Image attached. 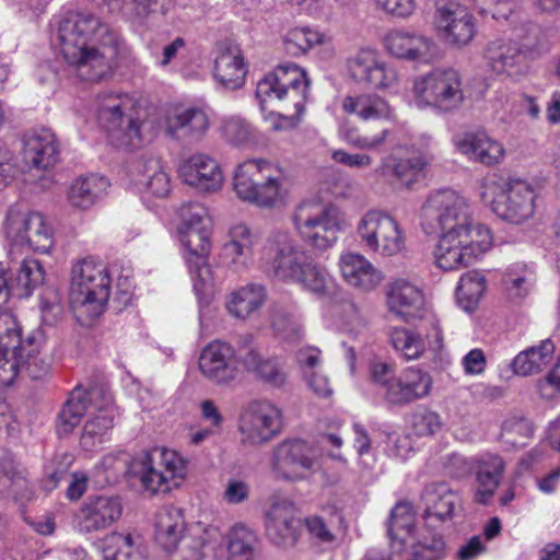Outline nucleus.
<instances>
[{"instance_id":"f257e3e1","label":"nucleus","mask_w":560,"mask_h":560,"mask_svg":"<svg viewBox=\"0 0 560 560\" xmlns=\"http://www.w3.org/2000/svg\"><path fill=\"white\" fill-rule=\"evenodd\" d=\"M421 219L425 234L441 233L434 257L443 270L467 267L491 246L490 230L483 224H474L467 200L454 190L432 192L422 207Z\"/></svg>"},{"instance_id":"f03ea898","label":"nucleus","mask_w":560,"mask_h":560,"mask_svg":"<svg viewBox=\"0 0 560 560\" xmlns=\"http://www.w3.org/2000/svg\"><path fill=\"white\" fill-rule=\"evenodd\" d=\"M57 39L62 57L83 81L110 78L128 54L124 39L92 14L71 12L62 16Z\"/></svg>"},{"instance_id":"7ed1b4c3","label":"nucleus","mask_w":560,"mask_h":560,"mask_svg":"<svg viewBox=\"0 0 560 560\" xmlns=\"http://www.w3.org/2000/svg\"><path fill=\"white\" fill-rule=\"evenodd\" d=\"M45 342L43 331L22 336V327L10 312L0 313V386H10L21 370L33 380L48 375L50 361L40 354Z\"/></svg>"},{"instance_id":"20e7f679","label":"nucleus","mask_w":560,"mask_h":560,"mask_svg":"<svg viewBox=\"0 0 560 560\" xmlns=\"http://www.w3.org/2000/svg\"><path fill=\"white\" fill-rule=\"evenodd\" d=\"M291 187L288 173L277 163L265 159H248L234 171L233 189L236 196L261 209L285 205Z\"/></svg>"},{"instance_id":"39448f33","label":"nucleus","mask_w":560,"mask_h":560,"mask_svg":"<svg viewBox=\"0 0 560 560\" xmlns=\"http://www.w3.org/2000/svg\"><path fill=\"white\" fill-rule=\"evenodd\" d=\"M112 279L107 266L93 257L77 261L71 268L70 300L77 320L90 325L105 311Z\"/></svg>"},{"instance_id":"423d86ee","label":"nucleus","mask_w":560,"mask_h":560,"mask_svg":"<svg viewBox=\"0 0 560 560\" xmlns=\"http://www.w3.org/2000/svg\"><path fill=\"white\" fill-rule=\"evenodd\" d=\"M370 380L387 407L399 408L428 397L433 384L427 371L407 368L396 374L393 366L384 362L372 363Z\"/></svg>"},{"instance_id":"0eeeda50","label":"nucleus","mask_w":560,"mask_h":560,"mask_svg":"<svg viewBox=\"0 0 560 560\" xmlns=\"http://www.w3.org/2000/svg\"><path fill=\"white\" fill-rule=\"evenodd\" d=\"M130 472L145 492L167 493L186 478L187 463L174 450L155 447L135 457Z\"/></svg>"},{"instance_id":"6e6552de","label":"nucleus","mask_w":560,"mask_h":560,"mask_svg":"<svg viewBox=\"0 0 560 560\" xmlns=\"http://www.w3.org/2000/svg\"><path fill=\"white\" fill-rule=\"evenodd\" d=\"M386 302L389 312L404 322L419 323L421 327H429L425 338L433 351H440L443 348L440 320L428 304L421 289L405 279H397L387 288Z\"/></svg>"},{"instance_id":"1a4fd4ad","label":"nucleus","mask_w":560,"mask_h":560,"mask_svg":"<svg viewBox=\"0 0 560 560\" xmlns=\"http://www.w3.org/2000/svg\"><path fill=\"white\" fill-rule=\"evenodd\" d=\"M480 197L501 219L520 224L535 211L536 192L525 180L490 176L481 184Z\"/></svg>"},{"instance_id":"9d476101","label":"nucleus","mask_w":560,"mask_h":560,"mask_svg":"<svg viewBox=\"0 0 560 560\" xmlns=\"http://www.w3.org/2000/svg\"><path fill=\"white\" fill-rule=\"evenodd\" d=\"M412 100L420 108H433L450 113L462 106L465 100L460 73L454 68H435L415 78Z\"/></svg>"},{"instance_id":"9b49d317","label":"nucleus","mask_w":560,"mask_h":560,"mask_svg":"<svg viewBox=\"0 0 560 560\" xmlns=\"http://www.w3.org/2000/svg\"><path fill=\"white\" fill-rule=\"evenodd\" d=\"M292 221L302 241L318 250L331 247L341 231L339 210L319 201L301 202L294 210Z\"/></svg>"},{"instance_id":"f8f14e48","label":"nucleus","mask_w":560,"mask_h":560,"mask_svg":"<svg viewBox=\"0 0 560 560\" xmlns=\"http://www.w3.org/2000/svg\"><path fill=\"white\" fill-rule=\"evenodd\" d=\"M357 234L366 252L383 258L395 257L406 250V231L387 212L368 211L357 224Z\"/></svg>"},{"instance_id":"ddd939ff","label":"nucleus","mask_w":560,"mask_h":560,"mask_svg":"<svg viewBox=\"0 0 560 560\" xmlns=\"http://www.w3.org/2000/svg\"><path fill=\"white\" fill-rule=\"evenodd\" d=\"M131 108L132 98L128 94L104 92L97 95V118L118 147L136 148L143 141L141 125L127 113Z\"/></svg>"},{"instance_id":"4468645a","label":"nucleus","mask_w":560,"mask_h":560,"mask_svg":"<svg viewBox=\"0 0 560 560\" xmlns=\"http://www.w3.org/2000/svg\"><path fill=\"white\" fill-rule=\"evenodd\" d=\"M311 80L304 69L294 63L277 67L257 83L256 96L260 102L261 110L270 101H288L292 103L295 114L304 112L308 96Z\"/></svg>"},{"instance_id":"2eb2a0df","label":"nucleus","mask_w":560,"mask_h":560,"mask_svg":"<svg viewBox=\"0 0 560 560\" xmlns=\"http://www.w3.org/2000/svg\"><path fill=\"white\" fill-rule=\"evenodd\" d=\"M308 256L289 233L277 232L267 238L259 260L267 276L283 283H293Z\"/></svg>"},{"instance_id":"dca6fc26","label":"nucleus","mask_w":560,"mask_h":560,"mask_svg":"<svg viewBox=\"0 0 560 560\" xmlns=\"http://www.w3.org/2000/svg\"><path fill=\"white\" fill-rule=\"evenodd\" d=\"M4 231L11 243L27 246L35 252L49 253L54 245L52 229L39 212H24L10 208L4 221Z\"/></svg>"},{"instance_id":"f3484780","label":"nucleus","mask_w":560,"mask_h":560,"mask_svg":"<svg viewBox=\"0 0 560 560\" xmlns=\"http://www.w3.org/2000/svg\"><path fill=\"white\" fill-rule=\"evenodd\" d=\"M96 411L97 415L117 413L112 394L103 387L83 389L77 386L63 404L57 420V433L60 436L69 435L81 422L86 412Z\"/></svg>"},{"instance_id":"a211bd4d","label":"nucleus","mask_w":560,"mask_h":560,"mask_svg":"<svg viewBox=\"0 0 560 560\" xmlns=\"http://www.w3.org/2000/svg\"><path fill=\"white\" fill-rule=\"evenodd\" d=\"M283 425L282 410L268 400L250 402L241 413L238 430L245 445H261L277 436Z\"/></svg>"},{"instance_id":"6ab92c4d","label":"nucleus","mask_w":560,"mask_h":560,"mask_svg":"<svg viewBox=\"0 0 560 560\" xmlns=\"http://www.w3.org/2000/svg\"><path fill=\"white\" fill-rule=\"evenodd\" d=\"M432 25L441 39L457 48L469 45L477 34L475 16L455 1L436 3Z\"/></svg>"},{"instance_id":"aec40b11","label":"nucleus","mask_w":560,"mask_h":560,"mask_svg":"<svg viewBox=\"0 0 560 560\" xmlns=\"http://www.w3.org/2000/svg\"><path fill=\"white\" fill-rule=\"evenodd\" d=\"M125 511L124 500L117 494L89 497L78 510L74 524L81 534L101 533L118 523Z\"/></svg>"},{"instance_id":"412c9836","label":"nucleus","mask_w":560,"mask_h":560,"mask_svg":"<svg viewBox=\"0 0 560 560\" xmlns=\"http://www.w3.org/2000/svg\"><path fill=\"white\" fill-rule=\"evenodd\" d=\"M237 362L257 381L272 388H282L288 382V374L278 357L265 355L254 345V336L246 334L241 337Z\"/></svg>"},{"instance_id":"4be33fe9","label":"nucleus","mask_w":560,"mask_h":560,"mask_svg":"<svg viewBox=\"0 0 560 560\" xmlns=\"http://www.w3.org/2000/svg\"><path fill=\"white\" fill-rule=\"evenodd\" d=\"M315 464V452L304 440H285L273 450L272 469L281 479H304L314 470Z\"/></svg>"},{"instance_id":"5701e85b","label":"nucleus","mask_w":560,"mask_h":560,"mask_svg":"<svg viewBox=\"0 0 560 560\" xmlns=\"http://www.w3.org/2000/svg\"><path fill=\"white\" fill-rule=\"evenodd\" d=\"M353 79L372 89L386 90L398 84L399 73L396 67L382 59L374 49H360L347 61Z\"/></svg>"},{"instance_id":"b1692460","label":"nucleus","mask_w":560,"mask_h":560,"mask_svg":"<svg viewBox=\"0 0 560 560\" xmlns=\"http://www.w3.org/2000/svg\"><path fill=\"white\" fill-rule=\"evenodd\" d=\"M211 233L190 234L180 238L185 249L184 258L188 267L194 291L198 296L207 298L213 292L214 278L208 262L211 252Z\"/></svg>"},{"instance_id":"393cba45","label":"nucleus","mask_w":560,"mask_h":560,"mask_svg":"<svg viewBox=\"0 0 560 560\" xmlns=\"http://www.w3.org/2000/svg\"><path fill=\"white\" fill-rule=\"evenodd\" d=\"M386 51L401 60L419 63H431L438 57L435 42L421 33L406 30H393L384 37Z\"/></svg>"},{"instance_id":"a878e982","label":"nucleus","mask_w":560,"mask_h":560,"mask_svg":"<svg viewBox=\"0 0 560 560\" xmlns=\"http://www.w3.org/2000/svg\"><path fill=\"white\" fill-rule=\"evenodd\" d=\"M237 358L234 348L220 340L208 343L199 355V370L210 382L217 385H229L237 377L238 370L233 363Z\"/></svg>"},{"instance_id":"bb28decb","label":"nucleus","mask_w":560,"mask_h":560,"mask_svg":"<svg viewBox=\"0 0 560 560\" xmlns=\"http://www.w3.org/2000/svg\"><path fill=\"white\" fill-rule=\"evenodd\" d=\"M427 164L424 155L413 147L397 145L382 159L376 172L390 175L402 186L415 184Z\"/></svg>"},{"instance_id":"cd10ccee","label":"nucleus","mask_w":560,"mask_h":560,"mask_svg":"<svg viewBox=\"0 0 560 560\" xmlns=\"http://www.w3.org/2000/svg\"><path fill=\"white\" fill-rule=\"evenodd\" d=\"M44 280L45 271L37 259H23L14 279L8 276L7 268L0 262V307L7 304L11 296L21 299L31 295Z\"/></svg>"},{"instance_id":"c85d7f7f","label":"nucleus","mask_w":560,"mask_h":560,"mask_svg":"<svg viewBox=\"0 0 560 560\" xmlns=\"http://www.w3.org/2000/svg\"><path fill=\"white\" fill-rule=\"evenodd\" d=\"M178 174L185 184L203 192H215L223 184L219 163L203 153L185 159L178 167Z\"/></svg>"},{"instance_id":"c756f323","label":"nucleus","mask_w":560,"mask_h":560,"mask_svg":"<svg viewBox=\"0 0 560 560\" xmlns=\"http://www.w3.org/2000/svg\"><path fill=\"white\" fill-rule=\"evenodd\" d=\"M302 522L295 505L289 501L272 504L267 513L266 534L277 546L292 547L299 540Z\"/></svg>"},{"instance_id":"7c9ffc66","label":"nucleus","mask_w":560,"mask_h":560,"mask_svg":"<svg viewBox=\"0 0 560 560\" xmlns=\"http://www.w3.org/2000/svg\"><path fill=\"white\" fill-rule=\"evenodd\" d=\"M133 185L147 196L164 198L171 191V177L161 160L154 156H141L130 167Z\"/></svg>"},{"instance_id":"2f4dec72","label":"nucleus","mask_w":560,"mask_h":560,"mask_svg":"<svg viewBox=\"0 0 560 560\" xmlns=\"http://www.w3.org/2000/svg\"><path fill=\"white\" fill-rule=\"evenodd\" d=\"M457 150L469 161L493 166L501 163L505 155L504 147L485 131H469L456 141Z\"/></svg>"},{"instance_id":"473e14b6","label":"nucleus","mask_w":560,"mask_h":560,"mask_svg":"<svg viewBox=\"0 0 560 560\" xmlns=\"http://www.w3.org/2000/svg\"><path fill=\"white\" fill-rule=\"evenodd\" d=\"M459 498L445 482L428 485L421 495L423 517L428 525L448 521L453 517Z\"/></svg>"},{"instance_id":"72a5a7b5","label":"nucleus","mask_w":560,"mask_h":560,"mask_svg":"<svg viewBox=\"0 0 560 560\" xmlns=\"http://www.w3.org/2000/svg\"><path fill=\"white\" fill-rule=\"evenodd\" d=\"M339 268L346 282L363 292L375 290L384 275L366 257L348 252L340 256Z\"/></svg>"},{"instance_id":"f704fd0d","label":"nucleus","mask_w":560,"mask_h":560,"mask_svg":"<svg viewBox=\"0 0 560 560\" xmlns=\"http://www.w3.org/2000/svg\"><path fill=\"white\" fill-rule=\"evenodd\" d=\"M187 523L180 508L166 505L154 517V536L156 542L167 552L174 551L180 541L186 544Z\"/></svg>"},{"instance_id":"c9c22d12","label":"nucleus","mask_w":560,"mask_h":560,"mask_svg":"<svg viewBox=\"0 0 560 560\" xmlns=\"http://www.w3.org/2000/svg\"><path fill=\"white\" fill-rule=\"evenodd\" d=\"M164 128L173 139L197 141L208 130L209 120L199 108H177L165 117Z\"/></svg>"},{"instance_id":"e433bc0d","label":"nucleus","mask_w":560,"mask_h":560,"mask_svg":"<svg viewBox=\"0 0 560 560\" xmlns=\"http://www.w3.org/2000/svg\"><path fill=\"white\" fill-rule=\"evenodd\" d=\"M24 162L38 170H47L59 160L56 136L49 129L34 130L25 136L23 145Z\"/></svg>"},{"instance_id":"4c0bfd02","label":"nucleus","mask_w":560,"mask_h":560,"mask_svg":"<svg viewBox=\"0 0 560 560\" xmlns=\"http://www.w3.org/2000/svg\"><path fill=\"white\" fill-rule=\"evenodd\" d=\"M246 66L237 46L221 44L217 47L213 74L226 89L235 90L245 82Z\"/></svg>"},{"instance_id":"58836bf2","label":"nucleus","mask_w":560,"mask_h":560,"mask_svg":"<svg viewBox=\"0 0 560 560\" xmlns=\"http://www.w3.org/2000/svg\"><path fill=\"white\" fill-rule=\"evenodd\" d=\"M105 560H148V549L141 535L132 532H112L100 545Z\"/></svg>"},{"instance_id":"ea45409f","label":"nucleus","mask_w":560,"mask_h":560,"mask_svg":"<svg viewBox=\"0 0 560 560\" xmlns=\"http://www.w3.org/2000/svg\"><path fill=\"white\" fill-rule=\"evenodd\" d=\"M487 67L499 75H512L518 71L523 61L521 47L504 38L490 40L483 50Z\"/></svg>"},{"instance_id":"a19ab883","label":"nucleus","mask_w":560,"mask_h":560,"mask_svg":"<svg viewBox=\"0 0 560 560\" xmlns=\"http://www.w3.org/2000/svg\"><path fill=\"white\" fill-rule=\"evenodd\" d=\"M228 236L223 255L236 267H249L254 262L255 247L259 243L258 234L246 224L237 223L230 229Z\"/></svg>"},{"instance_id":"79ce46f5","label":"nucleus","mask_w":560,"mask_h":560,"mask_svg":"<svg viewBox=\"0 0 560 560\" xmlns=\"http://www.w3.org/2000/svg\"><path fill=\"white\" fill-rule=\"evenodd\" d=\"M342 109L349 115H355L362 121H392L395 117L388 102L372 93L346 96L342 101Z\"/></svg>"},{"instance_id":"37998d69","label":"nucleus","mask_w":560,"mask_h":560,"mask_svg":"<svg viewBox=\"0 0 560 560\" xmlns=\"http://www.w3.org/2000/svg\"><path fill=\"white\" fill-rule=\"evenodd\" d=\"M223 536L215 527L205 528L200 535L189 536L179 550L180 560H220Z\"/></svg>"},{"instance_id":"c03bdc74","label":"nucleus","mask_w":560,"mask_h":560,"mask_svg":"<svg viewBox=\"0 0 560 560\" xmlns=\"http://www.w3.org/2000/svg\"><path fill=\"white\" fill-rule=\"evenodd\" d=\"M267 296L265 285L248 283L230 294L226 301V310L233 317L245 320L264 306Z\"/></svg>"},{"instance_id":"a18cd8bd","label":"nucleus","mask_w":560,"mask_h":560,"mask_svg":"<svg viewBox=\"0 0 560 560\" xmlns=\"http://www.w3.org/2000/svg\"><path fill=\"white\" fill-rule=\"evenodd\" d=\"M108 182L105 177L91 174L74 179L69 186L67 199L71 207L88 210L106 191Z\"/></svg>"},{"instance_id":"49530a36","label":"nucleus","mask_w":560,"mask_h":560,"mask_svg":"<svg viewBox=\"0 0 560 560\" xmlns=\"http://www.w3.org/2000/svg\"><path fill=\"white\" fill-rule=\"evenodd\" d=\"M555 352V345L545 339L539 345L529 347L512 360L510 366L515 375L529 376L539 373L550 362Z\"/></svg>"},{"instance_id":"de8ad7c7","label":"nucleus","mask_w":560,"mask_h":560,"mask_svg":"<svg viewBox=\"0 0 560 560\" xmlns=\"http://www.w3.org/2000/svg\"><path fill=\"white\" fill-rule=\"evenodd\" d=\"M504 464L501 457L492 454L482 456L477 470V492L475 500L481 504H488L498 486Z\"/></svg>"},{"instance_id":"09e8293b","label":"nucleus","mask_w":560,"mask_h":560,"mask_svg":"<svg viewBox=\"0 0 560 560\" xmlns=\"http://www.w3.org/2000/svg\"><path fill=\"white\" fill-rule=\"evenodd\" d=\"M293 284L315 295L325 296L331 293L335 283L327 269L308 256Z\"/></svg>"},{"instance_id":"8fccbe9b","label":"nucleus","mask_w":560,"mask_h":560,"mask_svg":"<svg viewBox=\"0 0 560 560\" xmlns=\"http://www.w3.org/2000/svg\"><path fill=\"white\" fill-rule=\"evenodd\" d=\"M328 40L324 33L310 26L292 27L283 37L287 51L295 57L303 56L315 46L326 44Z\"/></svg>"},{"instance_id":"3c124183","label":"nucleus","mask_w":560,"mask_h":560,"mask_svg":"<svg viewBox=\"0 0 560 560\" xmlns=\"http://www.w3.org/2000/svg\"><path fill=\"white\" fill-rule=\"evenodd\" d=\"M257 536L243 524L234 525L226 535L229 560H254Z\"/></svg>"},{"instance_id":"603ef678","label":"nucleus","mask_w":560,"mask_h":560,"mask_svg":"<svg viewBox=\"0 0 560 560\" xmlns=\"http://www.w3.org/2000/svg\"><path fill=\"white\" fill-rule=\"evenodd\" d=\"M389 339L394 349L408 361L421 358L425 351V341L420 332L395 327L390 330Z\"/></svg>"},{"instance_id":"864d4df0","label":"nucleus","mask_w":560,"mask_h":560,"mask_svg":"<svg viewBox=\"0 0 560 560\" xmlns=\"http://www.w3.org/2000/svg\"><path fill=\"white\" fill-rule=\"evenodd\" d=\"M269 322L275 332L288 342H295L303 336V328L293 320L292 313L281 304L273 303L269 310Z\"/></svg>"},{"instance_id":"5fc2aeb1","label":"nucleus","mask_w":560,"mask_h":560,"mask_svg":"<svg viewBox=\"0 0 560 560\" xmlns=\"http://www.w3.org/2000/svg\"><path fill=\"white\" fill-rule=\"evenodd\" d=\"M486 290V278L477 270L464 273L456 288L458 303L464 310L474 308Z\"/></svg>"},{"instance_id":"6e6d98bb","label":"nucleus","mask_w":560,"mask_h":560,"mask_svg":"<svg viewBox=\"0 0 560 560\" xmlns=\"http://www.w3.org/2000/svg\"><path fill=\"white\" fill-rule=\"evenodd\" d=\"M116 415L110 412L95 415L88 420L80 439L82 447L90 451L102 443L108 431L113 428Z\"/></svg>"},{"instance_id":"4d7b16f0","label":"nucleus","mask_w":560,"mask_h":560,"mask_svg":"<svg viewBox=\"0 0 560 560\" xmlns=\"http://www.w3.org/2000/svg\"><path fill=\"white\" fill-rule=\"evenodd\" d=\"M533 434L530 423L525 419L513 418L504 421L501 438L503 443L512 447H522L527 444Z\"/></svg>"},{"instance_id":"13d9d810","label":"nucleus","mask_w":560,"mask_h":560,"mask_svg":"<svg viewBox=\"0 0 560 560\" xmlns=\"http://www.w3.org/2000/svg\"><path fill=\"white\" fill-rule=\"evenodd\" d=\"M411 427L416 435L430 436L442 430L443 421L436 411L420 408L411 416Z\"/></svg>"},{"instance_id":"bf43d9fd","label":"nucleus","mask_w":560,"mask_h":560,"mask_svg":"<svg viewBox=\"0 0 560 560\" xmlns=\"http://www.w3.org/2000/svg\"><path fill=\"white\" fill-rule=\"evenodd\" d=\"M413 514L409 503H398L394 506L388 521V535L392 538H401L402 534H410L413 528Z\"/></svg>"},{"instance_id":"052dcab7","label":"nucleus","mask_w":560,"mask_h":560,"mask_svg":"<svg viewBox=\"0 0 560 560\" xmlns=\"http://www.w3.org/2000/svg\"><path fill=\"white\" fill-rule=\"evenodd\" d=\"M221 133L233 145H242L253 138V128L243 118L232 116L222 121Z\"/></svg>"},{"instance_id":"680f3d73","label":"nucleus","mask_w":560,"mask_h":560,"mask_svg":"<svg viewBox=\"0 0 560 560\" xmlns=\"http://www.w3.org/2000/svg\"><path fill=\"white\" fill-rule=\"evenodd\" d=\"M503 284L509 298L512 301H520L524 299L530 289L532 279L526 271L508 270L503 276Z\"/></svg>"},{"instance_id":"e2e57ef3","label":"nucleus","mask_w":560,"mask_h":560,"mask_svg":"<svg viewBox=\"0 0 560 560\" xmlns=\"http://www.w3.org/2000/svg\"><path fill=\"white\" fill-rule=\"evenodd\" d=\"M42 320L45 325H55L63 314L61 299L56 290H47L40 299Z\"/></svg>"},{"instance_id":"0e129e2a","label":"nucleus","mask_w":560,"mask_h":560,"mask_svg":"<svg viewBox=\"0 0 560 560\" xmlns=\"http://www.w3.org/2000/svg\"><path fill=\"white\" fill-rule=\"evenodd\" d=\"M179 225H212L208 209L197 202L183 205L179 209Z\"/></svg>"},{"instance_id":"69168bd1","label":"nucleus","mask_w":560,"mask_h":560,"mask_svg":"<svg viewBox=\"0 0 560 560\" xmlns=\"http://www.w3.org/2000/svg\"><path fill=\"white\" fill-rule=\"evenodd\" d=\"M377 10L383 13L398 18L408 19L417 10L416 0H372Z\"/></svg>"},{"instance_id":"338daca9","label":"nucleus","mask_w":560,"mask_h":560,"mask_svg":"<svg viewBox=\"0 0 560 560\" xmlns=\"http://www.w3.org/2000/svg\"><path fill=\"white\" fill-rule=\"evenodd\" d=\"M389 136V130L384 128L374 135H347V142L352 147L365 151H378L382 149Z\"/></svg>"},{"instance_id":"774afa93","label":"nucleus","mask_w":560,"mask_h":560,"mask_svg":"<svg viewBox=\"0 0 560 560\" xmlns=\"http://www.w3.org/2000/svg\"><path fill=\"white\" fill-rule=\"evenodd\" d=\"M538 389L547 399H552L560 394V354L553 369L539 383Z\"/></svg>"}]
</instances>
